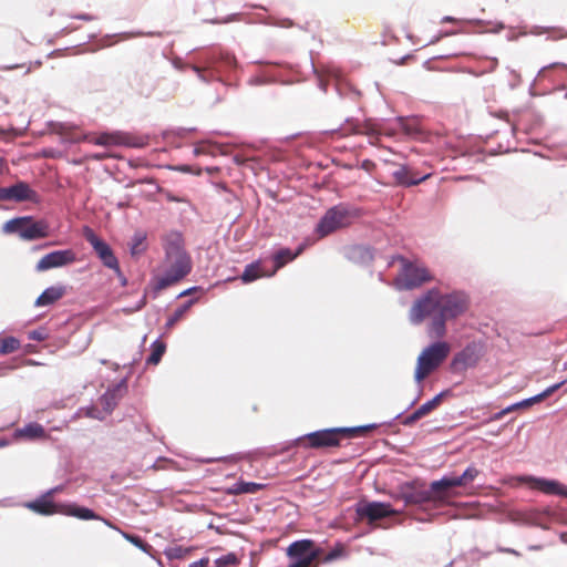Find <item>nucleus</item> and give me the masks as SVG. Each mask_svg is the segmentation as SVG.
I'll return each mask as SVG.
<instances>
[{
  "label": "nucleus",
  "instance_id": "43",
  "mask_svg": "<svg viewBox=\"0 0 567 567\" xmlns=\"http://www.w3.org/2000/svg\"><path fill=\"white\" fill-rule=\"evenodd\" d=\"M506 415V412H504V410L497 412L496 414H494L491 420L492 421H498L501 419H503L504 416Z\"/></svg>",
  "mask_w": 567,
  "mask_h": 567
},
{
  "label": "nucleus",
  "instance_id": "19",
  "mask_svg": "<svg viewBox=\"0 0 567 567\" xmlns=\"http://www.w3.org/2000/svg\"><path fill=\"white\" fill-rule=\"evenodd\" d=\"M432 176V173H425L423 175H420L419 173L414 172L411 167L402 165L393 173V177L395 182L399 185L402 186H414L419 185L423 181H426Z\"/></svg>",
  "mask_w": 567,
  "mask_h": 567
},
{
  "label": "nucleus",
  "instance_id": "31",
  "mask_svg": "<svg viewBox=\"0 0 567 567\" xmlns=\"http://www.w3.org/2000/svg\"><path fill=\"white\" fill-rule=\"evenodd\" d=\"M165 344L161 341H155L153 344H152V353L150 354V357L147 358V363L148 364H157L164 352H165Z\"/></svg>",
  "mask_w": 567,
  "mask_h": 567
},
{
  "label": "nucleus",
  "instance_id": "17",
  "mask_svg": "<svg viewBox=\"0 0 567 567\" xmlns=\"http://www.w3.org/2000/svg\"><path fill=\"white\" fill-rule=\"evenodd\" d=\"M53 493L54 489L47 492L41 497L27 503L25 507L39 515L44 516L63 514V505L55 504L52 501Z\"/></svg>",
  "mask_w": 567,
  "mask_h": 567
},
{
  "label": "nucleus",
  "instance_id": "9",
  "mask_svg": "<svg viewBox=\"0 0 567 567\" xmlns=\"http://www.w3.org/2000/svg\"><path fill=\"white\" fill-rule=\"evenodd\" d=\"M450 497L445 492H435L430 485V489L424 487H416L415 485H408L402 491V498L406 504L420 505L431 501L444 502Z\"/></svg>",
  "mask_w": 567,
  "mask_h": 567
},
{
  "label": "nucleus",
  "instance_id": "21",
  "mask_svg": "<svg viewBox=\"0 0 567 567\" xmlns=\"http://www.w3.org/2000/svg\"><path fill=\"white\" fill-rule=\"evenodd\" d=\"M66 290L63 286H52L47 288L35 300V306L38 307H44L50 306L58 300H60L64 295Z\"/></svg>",
  "mask_w": 567,
  "mask_h": 567
},
{
  "label": "nucleus",
  "instance_id": "24",
  "mask_svg": "<svg viewBox=\"0 0 567 567\" xmlns=\"http://www.w3.org/2000/svg\"><path fill=\"white\" fill-rule=\"evenodd\" d=\"M264 276H269V272H266L262 269L260 261H255L245 267V270L243 275L240 276V279L245 284H249L251 281H255Z\"/></svg>",
  "mask_w": 567,
  "mask_h": 567
},
{
  "label": "nucleus",
  "instance_id": "2",
  "mask_svg": "<svg viewBox=\"0 0 567 567\" xmlns=\"http://www.w3.org/2000/svg\"><path fill=\"white\" fill-rule=\"evenodd\" d=\"M165 259L163 274L154 278V288L164 290L178 284L192 271V259L184 248L181 234L172 233L164 239Z\"/></svg>",
  "mask_w": 567,
  "mask_h": 567
},
{
  "label": "nucleus",
  "instance_id": "34",
  "mask_svg": "<svg viewBox=\"0 0 567 567\" xmlns=\"http://www.w3.org/2000/svg\"><path fill=\"white\" fill-rule=\"evenodd\" d=\"M261 488L260 484L252 482H238L235 484L234 493L235 494H244V493H255Z\"/></svg>",
  "mask_w": 567,
  "mask_h": 567
},
{
  "label": "nucleus",
  "instance_id": "47",
  "mask_svg": "<svg viewBox=\"0 0 567 567\" xmlns=\"http://www.w3.org/2000/svg\"><path fill=\"white\" fill-rule=\"evenodd\" d=\"M197 289H199L198 287H193V288H189L187 290H184L183 292L179 293V297H185V296H188L190 295L192 292L196 291Z\"/></svg>",
  "mask_w": 567,
  "mask_h": 567
},
{
  "label": "nucleus",
  "instance_id": "1",
  "mask_svg": "<svg viewBox=\"0 0 567 567\" xmlns=\"http://www.w3.org/2000/svg\"><path fill=\"white\" fill-rule=\"evenodd\" d=\"M470 307V298L463 291L443 295L439 289H430L419 298L411 309V320L422 322L432 317L427 327L431 338L441 339L446 334V321L464 315Z\"/></svg>",
  "mask_w": 567,
  "mask_h": 567
},
{
  "label": "nucleus",
  "instance_id": "53",
  "mask_svg": "<svg viewBox=\"0 0 567 567\" xmlns=\"http://www.w3.org/2000/svg\"><path fill=\"white\" fill-rule=\"evenodd\" d=\"M556 66H561L564 69H567V65L563 64V63H553L551 65H549L548 68H556Z\"/></svg>",
  "mask_w": 567,
  "mask_h": 567
},
{
  "label": "nucleus",
  "instance_id": "56",
  "mask_svg": "<svg viewBox=\"0 0 567 567\" xmlns=\"http://www.w3.org/2000/svg\"><path fill=\"white\" fill-rule=\"evenodd\" d=\"M194 152H195L196 155H198V154L202 153V150L199 147H196Z\"/></svg>",
  "mask_w": 567,
  "mask_h": 567
},
{
  "label": "nucleus",
  "instance_id": "32",
  "mask_svg": "<svg viewBox=\"0 0 567 567\" xmlns=\"http://www.w3.org/2000/svg\"><path fill=\"white\" fill-rule=\"evenodd\" d=\"M354 133L369 136H378L381 134V130L377 124L372 123L371 121H367L363 124L358 125Z\"/></svg>",
  "mask_w": 567,
  "mask_h": 567
},
{
  "label": "nucleus",
  "instance_id": "39",
  "mask_svg": "<svg viewBox=\"0 0 567 567\" xmlns=\"http://www.w3.org/2000/svg\"><path fill=\"white\" fill-rule=\"evenodd\" d=\"M420 419H422L421 414L419 413L417 410H415L412 414H410L409 416H406L404 420H403V424L406 425V426H410L412 424H414L416 421H419Z\"/></svg>",
  "mask_w": 567,
  "mask_h": 567
},
{
  "label": "nucleus",
  "instance_id": "30",
  "mask_svg": "<svg viewBox=\"0 0 567 567\" xmlns=\"http://www.w3.org/2000/svg\"><path fill=\"white\" fill-rule=\"evenodd\" d=\"M443 395L444 393H440L435 395L432 400L425 402L420 408H417L416 410L419 411L421 416L424 417L427 414H430L433 410H435L441 404Z\"/></svg>",
  "mask_w": 567,
  "mask_h": 567
},
{
  "label": "nucleus",
  "instance_id": "51",
  "mask_svg": "<svg viewBox=\"0 0 567 567\" xmlns=\"http://www.w3.org/2000/svg\"><path fill=\"white\" fill-rule=\"evenodd\" d=\"M503 551L508 553V554H513V555H516V556L519 555V553H517L515 549H511V548L503 549Z\"/></svg>",
  "mask_w": 567,
  "mask_h": 567
},
{
  "label": "nucleus",
  "instance_id": "35",
  "mask_svg": "<svg viewBox=\"0 0 567 567\" xmlns=\"http://www.w3.org/2000/svg\"><path fill=\"white\" fill-rule=\"evenodd\" d=\"M80 413H83L87 417L96 419L100 421L106 417L105 413H103V410L99 409L97 406L83 408L80 410Z\"/></svg>",
  "mask_w": 567,
  "mask_h": 567
},
{
  "label": "nucleus",
  "instance_id": "6",
  "mask_svg": "<svg viewBox=\"0 0 567 567\" xmlns=\"http://www.w3.org/2000/svg\"><path fill=\"white\" fill-rule=\"evenodd\" d=\"M2 230L7 234H18L23 240H35L48 237L50 226L43 219L34 220L31 216H23L8 220Z\"/></svg>",
  "mask_w": 567,
  "mask_h": 567
},
{
  "label": "nucleus",
  "instance_id": "8",
  "mask_svg": "<svg viewBox=\"0 0 567 567\" xmlns=\"http://www.w3.org/2000/svg\"><path fill=\"white\" fill-rule=\"evenodd\" d=\"M82 140L100 146L124 145L130 147H142L145 145L141 138L123 132L101 133L96 136L84 135Z\"/></svg>",
  "mask_w": 567,
  "mask_h": 567
},
{
  "label": "nucleus",
  "instance_id": "26",
  "mask_svg": "<svg viewBox=\"0 0 567 567\" xmlns=\"http://www.w3.org/2000/svg\"><path fill=\"white\" fill-rule=\"evenodd\" d=\"M219 63L230 69L236 65V59L228 52L214 53L207 60V68H218Z\"/></svg>",
  "mask_w": 567,
  "mask_h": 567
},
{
  "label": "nucleus",
  "instance_id": "52",
  "mask_svg": "<svg viewBox=\"0 0 567 567\" xmlns=\"http://www.w3.org/2000/svg\"><path fill=\"white\" fill-rule=\"evenodd\" d=\"M25 351H27V352H29V353L34 352V351H35V350H34V346H32V344H28V346L25 347Z\"/></svg>",
  "mask_w": 567,
  "mask_h": 567
},
{
  "label": "nucleus",
  "instance_id": "3",
  "mask_svg": "<svg viewBox=\"0 0 567 567\" xmlns=\"http://www.w3.org/2000/svg\"><path fill=\"white\" fill-rule=\"evenodd\" d=\"M377 429L375 424L355 427L326 429L308 433L296 440V444L303 449H326L339 446L344 439L364 436Z\"/></svg>",
  "mask_w": 567,
  "mask_h": 567
},
{
  "label": "nucleus",
  "instance_id": "50",
  "mask_svg": "<svg viewBox=\"0 0 567 567\" xmlns=\"http://www.w3.org/2000/svg\"><path fill=\"white\" fill-rule=\"evenodd\" d=\"M167 199H168L169 202H177V203H178V202H183V199H181V198H178V197H176V196H173V195H171V194H167Z\"/></svg>",
  "mask_w": 567,
  "mask_h": 567
},
{
  "label": "nucleus",
  "instance_id": "40",
  "mask_svg": "<svg viewBox=\"0 0 567 567\" xmlns=\"http://www.w3.org/2000/svg\"><path fill=\"white\" fill-rule=\"evenodd\" d=\"M361 167L367 172H372L375 168V163L370 159H364L361 163Z\"/></svg>",
  "mask_w": 567,
  "mask_h": 567
},
{
  "label": "nucleus",
  "instance_id": "44",
  "mask_svg": "<svg viewBox=\"0 0 567 567\" xmlns=\"http://www.w3.org/2000/svg\"><path fill=\"white\" fill-rule=\"evenodd\" d=\"M338 557L337 551H330L324 558L323 561H331Z\"/></svg>",
  "mask_w": 567,
  "mask_h": 567
},
{
  "label": "nucleus",
  "instance_id": "23",
  "mask_svg": "<svg viewBox=\"0 0 567 567\" xmlns=\"http://www.w3.org/2000/svg\"><path fill=\"white\" fill-rule=\"evenodd\" d=\"M302 251V247H300L296 252H292L290 249L285 248L280 249L274 255L275 268L269 272V277L274 276L277 270L282 268L287 262L292 261L300 252Z\"/></svg>",
  "mask_w": 567,
  "mask_h": 567
},
{
  "label": "nucleus",
  "instance_id": "15",
  "mask_svg": "<svg viewBox=\"0 0 567 567\" xmlns=\"http://www.w3.org/2000/svg\"><path fill=\"white\" fill-rule=\"evenodd\" d=\"M395 513L396 512L391 508L390 504L379 502L359 504L357 507L358 516L367 518L370 523L394 515Z\"/></svg>",
  "mask_w": 567,
  "mask_h": 567
},
{
  "label": "nucleus",
  "instance_id": "13",
  "mask_svg": "<svg viewBox=\"0 0 567 567\" xmlns=\"http://www.w3.org/2000/svg\"><path fill=\"white\" fill-rule=\"evenodd\" d=\"M76 255L71 249L56 250L44 255L37 264L35 270L39 272L47 271L52 268L63 267L73 264Z\"/></svg>",
  "mask_w": 567,
  "mask_h": 567
},
{
  "label": "nucleus",
  "instance_id": "57",
  "mask_svg": "<svg viewBox=\"0 0 567 567\" xmlns=\"http://www.w3.org/2000/svg\"><path fill=\"white\" fill-rule=\"evenodd\" d=\"M3 445H4V443H3V442H0V447H1V446H3Z\"/></svg>",
  "mask_w": 567,
  "mask_h": 567
},
{
  "label": "nucleus",
  "instance_id": "11",
  "mask_svg": "<svg viewBox=\"0 0 567 567\" xmlns=\"http://www.w3.org/2000/svg\"><path fill=\"white\" fill-rule=\"evenodd\" d=\"M480 474L475 466H468L461 476H444L439 481L432 482V488L435 492H445L450 494V489L458 486H466L472 483Z\"/></svg>",
  "mask_w": 567,
  "mask_h": 567
},
{
  "label": "nucleus",
  "instance_id": "12",
  "mask_svg": "<svg viewBox=\"0 0 567 567\" xmlns=\"http://www.w3.org/2000/svg\"><path fill=\"white\" fill-rule=\"evenodd\" d=\"M401 279L405 289H413L420 287L424 282L431 281L432 276L425 267H419L404 260Z\"/></svg>",
  "mask_w": 567,
  "mask_h": 567
},
{
  "label": "nucleus",
  "instance_id": "27",
  "mask_svg": "<svg viewBox=\"0 0 567 567\" xmlns=\"http://www.w3.org/2000/svg\"><path fill=\"white\" fill-rule=\"evenodd\" d=\"M401 130L409 136H417L422 133L420 122L416 117H399Z\"/></svg>",
  "mask_w": 567,
  "mask_h": 567
},
{
  "label": "nucleus",
  "instance_id": "54",
  "mask_svg": "<svg viewBox=\"0 0 567 567\" xmlns=\"http://www.w3.org/2000/svg\"><path fill=\"white\" fill-rule=\"evenodd\" d=\"M93 158L94 159H103V158H105V156L102 155V154H96V155L93 156Z\"/></svg>",
  "mask_w": 567,
  "mask_h": 567
},
{
  "label": "nucleus",
  "instance_id": "33",
  "mask_svg": "<svg viewBox=\"0 0 567 567\" xmlns=\"http://www.w3.org/2000/svg\"><path fill=\"white\" fill-rule=\"evenodd\" d=\"M145 239H146L145 235L135 234V236L132 239V244H131V248H130L131 254L133 256L140 255L145 251V249H146Z\"/></svg>",
  "mask_w": 567,
  "mask_h": 567
},
{
  "label": "nucleus",
  "instance_id": "4",
  "mask_svg": "<svg viewBox=\"0 0 567 567\" xmlns=\"http://www.w3.org/2000/svg\"><path fill=\"white\" fill-rule=\"evenodd\" d=\"M450 351L451 346L445 341L434 342L423 349L416 361L414 372L415 381L421 383L433 371H435L449 357Z\"/></svg>",
  "mask_w": 567,
  "mask_h": 567
},
{
  "label": "nucleus",
  "instance_id": "37",
  "mask_svg": "<svg viewBox=\"0 0 567 567\" xmlns=\"http://www.w3.org/2000/svg\"><path fill=\"white\" fill-rule=\"evenodd\" d=\"M28 337L30 340L44 341L49 338V333H48L47 329L39 328V329L30 331L28 333Z\"/></svg>",
  "mask_w": 567,
  "mask_h": 567
},
{
  "label": "nucleus",
  "instance_id": "18",
  "mask_svg": "<svg viewBox=\"0 0 567 567\" xmlns=\"http://www.w3.org/2000/svg\"><path fill=\"white\" fill-rule=\"evenodd\" d=\"M126 384L125 382H121L116 384L115 386L109 389L100 399L99 403L102 406L103 413H105V416L112 413V411L117 405L121 398L126 392Z\"/></svg>",
  "mask_w": 567,
  "mask_h": 567
},
{
  "label": "nucleus",
  "instance_id": "42",
  "mask_svg": "<svg viewBox=\"0 0 567 567\" xmlns=\"http://www.w3.org/2000/svg\"><path fill=\"white\" fill-rule=\"evenodd\" d=\"M208 563H209L208 558H202L200 560L195 561L193 564V567H207Z\"/></svg>",
  "mask_w": 567,
  "mask_h": 567
},
{
  "label": "nucleus",
  "instance_id": "10",
  "mask_svg": "<svg viewBox=\"0 0 567 567\" xmlns=\"http://www.w3.org/2000/svg\"><path fill=\"white\" fill-rule=\"evenodd\" d=\"M83 236L91 244L103 265L110 269L118 270V260L111 247L102 240L90 227H84Z\"/></svg>",
  "mask_w": 567,
  "mask_h": 567
},
{
  "label": "nucleus",
  "instance_id": "55",
  "mask_svg": "<svg viewBox=\"0 0 567 567\" xmlns=\"http://www.w3.org/2000/svg\"><path fill=\"white\" fill-rule=\"evenodd\" d=\"M560 539L567 544V534H561Z\"/></svg>",
  "mask_w": 567,
  "mask_h": 567
},
{
  "label": "nucleus",
  "instance_id": "48",
  "mask_svg": "<svg viewBox=\"0 0 567 567\" xmlns=\"http://www.w3.org/2000/svg\"><path fill=\"white\" fill-rule=\"evenodd\" d=\"M176 169H177V171H179V172H183V173H189V172H192V171H190V167H189V166H187V165L179 166V167H177Z\"/></svg>",
  "mask_w": 567,
  "mask_h": 567
},
{
  "label": "nucleus",
  "instance_id": "7",
  "mask_svg": "<svg viewBox=\"0 0 567 567\" xmlns=\"http://www.w3.org/2000/svg\"><path fill=\"white\" fill-rule=\"evenodd\" d=\"M321 554L322 550L311 539L293 542L287 549V555L293 559L289 567H316Z\"/></svg>",
  "mask_w": 567,
  "mask_h": 567
},
{
  "label": "nucleus",
  "instance_id": "29",
  "mask_svg": "<svg viewBox=\"0 0 567 567\" xmlns=\"http://www.w3.org/2000/svg\"><path fill=\"white\" fill-rule=\"evenodd\" d=\"M195 299L187 301L185 305L175 310V312L168 318L166 327L172 329L179 320L184 318L190 307L195 303Z\"/></svg>",
  "mask_w": 567,
  "mask_h": 567
},
{
  "label": "nucleus",
  "instance_id": "16",
  "mask_svg": "<svg viewBox=\"0 0 567 567\" xmlns=\"http://www.w3.org/2000/svg\"><path fill=\"white\" fill-rule=\"evenodd\" d=\"M520 481L544 494L567 497V486L563 485L558 481L537 478L533 476L522 477Z\"/></svg>",
  "mask_w": 567,
  "mask_h": 567
},
{
  "label": "nucleus",
  "instance_id": "14",
  "mask_svg": "<svg viewBox=\"0 0 567 567\" xmlns=\"http://www.w3.org/2000/svg\"><path fill=\"white\" fill-rule=\"evenodd\" d=\"M38 194L25 182H18L9 187H0V200L35 202Z\"/></svg>",
  "mask_w": 567,
  "mask_h": 567
},
{
  "label": "nucleus",
  "instance_id": "20",
  "mask_svg": "<svg viewBox=\"0 0 567 567\" xmlns=\"http://www.w3.org/2000/svg\"><path fill=\"white\" fill-rule=\"evenodd\" d=\"M63 514L69 516H74L80 519H97L102 520L105 525H107L111 528H115V526L107 519L102 518L96 513H94L92 509L86 507H80L76 505H63Z\"/></svg>",
  "mask_w": 567,
  "mask_h": 567
},
{
  "label": "nucleus",
  "instance_id": "25",
  "mask_svg": "<svg viewBox=\"0 0 567 567\" xmlns=\"http://www.w3.org/2000/svg\"><path fill=\"white\" fill-rule=\"evenodd\" d=\"M17 436L29 440L41 439L45 436L44 427L39 423H29L22 429L17 430Z\"/></svg>",
  "mask_w": 567,
  "mask_h": 567
},
{
  "label": "nucleus",
  "instance_id": "28",
  "mask_svg": "<svg viewBox=\"0 0 567 567\" xmlns=\"http://www.w3.org/2000/svg\"><path fill=\"white\" fill-rule=\"evenodd\" d=\"M21 347V342L18 338L7 336L0 338V355H6L16 352Z\"/></svg>",
  "mask_w": 567,
  "mask_h": 567
},
{
  "label": "nucleus",
  "instance_id": "46",
  "mask_svg": "<svg viewBox=\"0 0 567 567\" xmlns=\"http://www.w3.org/2000/svg\"><path fill=\"white\" fill-rule=\"evenodd\" d=\"M8 169L7 162L3 157H0V174Z\"/></svg>",
  "mask_w": 567,
  "mask_h": 567
},
{
  "label": "nucleus",
  "instance_id": "36",
  "mask_svg": "<svg viewBox=\"0 0 567 567\" xmlns=\"http://www.w3.org/2000/svg\"><path fill=\"white\" fill-rule=\"evenodd\" d=\"M238 564L239 560L233 553H229L216 560V567L237 566Z\"/></svg>",
  "mask_w": 567,
  "mask_h": 567
},
{
  "label": "nucleus",
  "instance_id": "5",
  "mask_svg": "<svg viewBox=\"0 0 567 567\" xmlns=\"http://www.w3.org/2000/svg\"><path fill=\"white\" fill-rule=\"evenodd\" d=\"M360 210L346 204H339L326 212L317 226L320 237H326L333 231L350 226L359 218Z\"/></svg>",
  "mask_w": 567,
  "mask_h": 567
},
{
  "label": "nucleus",
  "instance_id": "41",
  "mask_svg": "<svg viewBox=\"0 0 567 567\" xmlns=\"http://www.w3.org/2000/svg\"><path fill=\"white\" fill-rule=\"evenodd\" d=\"M116 272V276L117 278L120 279L122 286H126L127 284V279L126 277L123 275V272L121 271V269L118 268V270H114Z\"/></svg>",
  "mask_w": 567,
  "mask_h": 567
},
{
  "label": "nucleus",
  "instance_id": "22",
  "mask_svg": "<svg viewBox=\"0 0 567 567\" xmlns=\"http://www.w3.org/2000/svg\"><path fill=\"white\" fill-rule=\"evenodd\" d=\"M560 385H561V383L554 384V385L547 388L540 394H538V395H536V396H534L532 399H527V400H524V401H520V402H517L515 404H512V405L507 406L506 409H504V412H506V414H508V413H511L513 411H516L518 409L528 408V406H530L535 402H540L542 400H544L547 396H549L550 394H553L556 390H558L560 388Z\"/></svg>",
  "mask_w": 567,
  "mask_h": 567
},
{
  "label": "nucleus",
  "instance_id": "49",
  "mask_svg": "<svg viewBox=\"0 0 567 567\" xmlns=\"http://www.w3.org/2000/svg\"><path fill=\"white\" fill-rule=\"evenodd\" d=\"M76 18L81 19V20H84V21H91L93 20V17L90 16V14H81V16H78Z\"/></svg>",
  "mask_w": 567,
  "mask_h": 567
},
{
  "label": "nucleus",
  "instance_id": "38",
  "mask_svg": "<svg viewBox=\"0 0 567 567\" xmlns=\"http://www.w3.org/2000/svg\"><path fill=\"white\" fill-rule=\"evenodd\" d=\"M468 348L463 350L462 352L457 353L454 358V364L463 363L466 364L468 360Z\"/></svg>",
  "mask_w": 567,
  "mask_h": 567
},
{
  "label": "nucleus",
  "instance_id": "45",
  "mask_svg": "<svg viewBox=\"0 0 567 567\" xmlns=\"http://www.w3.org/2000/svg\"><path fill=\"white\" fill-rule=\"evenodd\" d=\"M193 71L196 72L203 80H206L205 76L203 75V72H204V69L197 66V65H193L192 66Z\"/></svg>",
  "mask_w": 567,
  "mask_h": 567
}]
</instances>
